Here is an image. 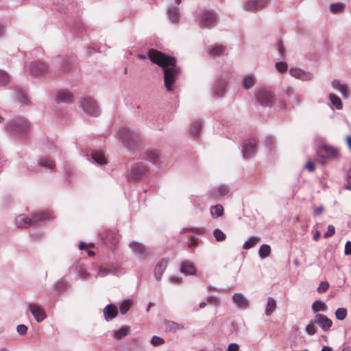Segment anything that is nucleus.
<instances>
[{"mask_svg": "<svg viewBox=\"0 0 351 351\" xmlns=\"http://www.w3.org/2000/svg\"><path fill=\"white\" fill-rule=\"evenodd\" d=\"M283 93L285 95L291 97L294 93V89L291 86L286 85L283 88Z\"/></svg>", "mask_w": 351, "mask_h": 351, "instance_id": "13d9d810", "label": "nucleus"}, {"mask_svg": "<svg viewBox=\"0 0 351 351\" xmlns=\"http://www.w3.org/2000/svg\"><path fill=\"white\" fill-rule=\"evenodd\" d=\"M214 97L220 98L224 96L226 92V82L223 80H218L215 82L214 87Z\"/></svg>", "mask_w": 351, "mask_h": 351, "instance_id": "a878e982", "label": "nucleus"}, {"mask_svg": "<svg viewBox=\"0 0 351 351\" xmlns=\"http://www.w3.org/2000/svg\"><path fill=\"white\" fill-rule=\"evenodd\" d=\"M227 47L222 45H214L208 47L207 52L210 58H215L222 56L226 51Z\"/></svg>", "mask_w": 351, "mask_h": 351, "instance_id": "6ab92c4d", "label": "nucleus"}, {"mask_svg": "<svg viewBox=\"0 0 351 351\" xmlns=\"http://www.w3.org/2000/svg\"><path fill=\"white\" fill-rule=\"evenodd\" d=\"M77 275L79 279L83 280H88L91 276L90 273L84 269H77Z\"/></svg>", "mask_w": 351, "mask_h": 351, "instance_id": "8fccbe9b", "label": "nucleus"}, {"mask_svg": "<svg viewBox=\"0 0 351 351\" xmlns=\"http://www.w3.org/2000/svg\"><path fill=\"white\" fill-rule=\"evenodd\" d=\"M147 56L153 63L163 68L165 88L168 92H173L174 83L181 73L180 67L176 66V58L153 49L149 50Z\"/></svg>", "mask_w": 351, "mask_h": 351, "instance_id": "f257e3e1", "label": "nucleus"}, {"mask_svg": "<svg viewBox=\"0 0 351 351\" xmlns=\"http://www.w3.org/2000/svg\"><path fill=\"white\" fill-rule=\"evenodd\" d=\"M132 306V302L130 300H123L119 305V311L121 315L126 314Z\"/></svg>", "mask_w": 351, "mask_h": 351, "instance_id": "a19ab883", "label": "nucleus"}, {"mask_svg": "<svg viewBox=\"0 0 351 351\" xmlns=\"http://www.w3.org/2000/svg\"><path fill=\"white\" fill-rule=\"evenodd\" d=\"M345 7V5L342 3H334L330 5L329 10L333 14H337L341 12Z\"/></svg>", "mask_w": 351, "mask_h": 351, "instance_id": "79ce46f5", "label": "nucleus"}, {"mask_svg": "<svg viewBox=\"0 0 351 351\" xmlns=\"http://www.w3.org/2000/svg\"><path fill=\"white\" fill-rule=\"evenodd\" d=\"M276 308V300L271 298L269 297L267 298V303L265 308V313L267 316H270L272 313L275 311Z\"/></svg>", "mask_w": 351, "mask_h": 351, "instance_id": "c9c22d12", "label": "nucleus"}, {"mask_svg": "<svg viewBox=\"0 0 351 351\" xmlns=\"http://www.w3.org/2000/svg\"><path fill=\"white\" fill-rule=\"evenodd\" d=\"M257 143L254 138H248L243 141V158H250L254 156L257 150Z\"/></svg>", "mask_w": 351, "mask_h": 351, "instance_id": "0eeeda50", "label": "nucleus"}, {"mask_svg": "<svg viewBox=\"0 0 351 351\" xmlns=\"http://www.w3.org/2000/svg\"><path fill=\"white\" fill-rule=\"evenodd\" d=\"M275 68L278 72L283 73L287 71L288 64L284 61L277 62L275 64Z\"/></svg>", "mask_w": 351, "mask_h": 351, "instance_id": "3c124183", "label": "nucleus"}, {"mask_svg": "<svg viewBox=\"0 0 351 351\" xmlns=\"http://www.w3.org/2000/svg\"><path fill=\"white\" fill-rule=\"evenodd\" d=\"M65 1L66 2H64V3H58L57 5V7H58V10L60 11V12H62V10H70L71 7H72V5L70 2V0H66Z\"/></svg>", "mask_w": 351, "mask_h": 351, "instance_id": "5fc2aeb1", "label": "nucleus"}, {"mask_svg": "<svg viewBox=\"0 0 351 351\" xmlns=\"http://www.w3.org/2000/svg\"><path fill=\"white\" fill-rule=\"evenodd\" d=\"M67 288V283L64 280H60L56 282L53 285V289L56 291H64Z\"/></svg>", "mask_w": 351, "mask_h": 351, "instance_id": "49530a36", "label": "nucleus"}, {"mask_svg": "<svg viewBox=\"0 0 351 351\" xmlns=\"http://www.w3.org/2000/svg\"><path fill=\"white\" fill-rule=\"evenodd\" d=\"M271 254V247L267 244H263L258 250V256L261 258L264 259L268 257Z\"/></svg>", "mask_w": 351, "mask_h": 351, "instance_id": "ea45409f", "label": "nucleus"}, {"mask_svg": "<svg viewBox=\"0 0 351 351\" xmlns=\"http://www.w3.org/2000/svg\"><path fill=\"white\" fill-rule=\"evenodd\" d=\"M256 82V77L254 74H248L243 79V88L250 89L252 88Z\"/></svg>", "mask_w": 351, "mask_h": 351, "instance_id": "c756f323", "label": "nucleus"}, {"mask_svg": "<svg viewBox=\"0 0 351 351\" xmlns=\"http://www.w3.org/2000/svg\"><path fill=\"white\" fill-rule=\"evenodd\" d=\"M180 271L181 273L186 275H193L196 272V268L193 264L188 262L181 263L180 267Z\"/></svg>", "mask_w": 351, "mask_h": 351, "instance_id": "cd10ccee", "label": "nucleus"}, {"mask_svg": "<svg viewBox=\"0 0 351 351\" xmlns=\"http://www.w3.org/2000/svg\"><path fill=\"white\" fill-rule=\"evenodd\" d=\"M329 98L331 102V104L335 107L338 110H341L342 108V103L340 98L336 96L334 94H330L329 95Z\"/></svg>", "mask_w": 351, "mask_h": 351, "instance_id": "c03bdc74", "label": "nucleus"}, {"mask_svg": "<svg viewBox=\"0 0 351 351\" xmlns=\"http://www.w3.org/2000/svg\"><path fill=\"white\" fill-rule=\"evenodd\" d=\"M112 273V270L106 266L101 265L95 269V274H93L95 278H103Z\"/></svg>", "mask_w": 351, "mask_h": 351, "instance_id": "2f4dec72", "label": "nucleus"}, {"mask_svg": "<svg viewBox=\"0 0 351 351\" xmlns=\"http://www.w3.org/2000/svg\"><path fill=\"white\" fill-rule=\"evenodd\" d=\"M213 235L217 241H223L226 239V234L220 229H215Z\"/></svg>", "mask_w": 351, "mask_h": 351, "instance_id": "603ef678", "label": "nucleus"}, {"mask_svg": "<svg viewBox=\"0 0 351 351\" xmlns=\"http://www.w3.org/2000/svg\"><path fill=\"white\" fill-rule=\"evenodd\" d=\"M201 128V123L199 121L193 122L191 127V134L193 136H197Z\"/></svg>", "mask_w": 351, "mask_h": 351, "instance_id": "de8ad7c7", "label": "nucleus"}, {"mask_svg": "<svg viewBox=\"0 0 351 351\" xmlns=\"http://www.w3.org/2000/svg\"><path fill=\"white\" fill-rule=\"evenodd\" d=\"M119 139L128 148H134L140 143L139 135L128 128H122L117 132Z\"/></svg>", "mask_w": 351, "mask_h": 351, "instance_id": "20e7f679", "label": "nucleus"}, {"mask_svg": "<svg viewBox=\"0 0 351 351\" xmlns=\"http://www.w3.org/2000/svg\"><path fill=\"white\" fill-rule=\"evenodd\" d=\"M344 254L346 256L351 255V241H348L345 244Z\"/></svg>", "mask_w": 351, "mask_h": 351, "instance_id": "338daca9", "label": "nucleus"}, {"mask_svg": "<svg viewBox=\"0 0 351 351\" xmlns=\"http://www.w3.org/2000/svg\"><path fill=\"white\" fill-rule=\"evenodd\" d=\"M239 344L235 343H231L229 344L227 351H239Z\"/></svg>", "mask_w": 351, "mask_h": 351, "instance_id": "774afa93", "label": "nucleus"}, {"mask_svg": "<svg viewBox=\"0 0 351 351\" xmlns=\"http://www.w3.org/2000/svg\"><path fill=\"white\" fill-rule=\"evenodd\" d=\"M80 106L87 114L97 117L100 114V108L96 101L91 97H84L80 101Z\"/></svg>", "mask_w": 351, "mask_h": 351, "instance_id": "39448f33", "label": "nucleus"}, {"mask_svg": "<svg viewBox=\"0 0 351 351\" xmlns=\"http://www.w3.org/2000/svg\"><path fill=\"white\" fill-rule=\"evenodd\" d=\"M168 19L172 23H177L180 19V10L178 8L171 6L168 9L167 11Z\"/></svg>", "mask_w": 351, "mask_h": 351, "instance_id": "bb28decb", "label": "nucleus"}, {"mask_svg": "<svg viewBox=\"0 0 351 351\" xmlns=\"http://www.w3.org/2000/svg\"><path fill=\"white\" fill-rule=\"evenodd\" d=\"M38 165L40 167H44L46 169L52 170L55 166L54 162L51 159L47 157H41L38 160Z\"/></svg>", "mask_w": 351, "mask_h": 351, "instance_id": "473e14b6", "label": "nucleus"}, {"mask_svg": "<svg viewBox=\"0 0 351 351\" xmlns=\"http://www.w3.org/2000/svg\"><path fill=\"white\" fill-rule=\"evenodd\" d=\"M118 308L117 306L112 303H110L104 308V316L107 322L112 321L118 315Z\"/></svg>", "mask_w": 351, "mask_h": 351, "instance_id": "a211bd4d", "label": "nucleus"}, {"mask_svg": "<svg viewBox=\"0 0 351 351\" xmlns=\"http://www.w3.org/2000/svg\"><path fill=\"white\" fill-rule=\"evenodd\" d=\"M29 129V123L22 117L13 118L6 123L8 133L15 137H22Z\"/></svg>", "mask_w": 351, "mask_h": 351, "instance_id": "7ed1b4c3", "label": "nucleus"}, {"mask_svg": "<svg viewBox=\"0 0 351 351\" xmlns=\"http://www.w3.org/2000/svg\"><path fill=\"white\" fill-rule=\"evenodd\" d=\"M51 215L47 211H41L32 215L33 224L34 226H40L44 222L49 220Z\"/></svg>", "mask_w": 351, "mask_h": 351, "instance_id": "4be33fe9", "label": "nucleus"}, {"mask_svg": "<svg viewBox=\"0 0 351 351\" xmlns=\"http://www.w3.org/2000/svg\"><path fill=\"white\" fill-rule=\"evenodd\" d=\"M27 308L38 323L42 322L47 317L45 309L42 306L30 302L27 304Z\"/></svg>", "mask_w": 351, "mask_h": 351, "instance_id": "9d476101", "label": "nucleus"}, {"mask_svg": "<svg viewBox=\"0 0 351 351\" xmlns=\"http://www.w3.org/2000/svg\"><path fill=\"white\" fill-rule=\"evenodd\" d=\"M191 202L195 207H199L202 204L201 199L198 196L191 195Z\"/></svg>", "mask_w": 351, "mask_h": 351, "instance_id": "e2e57ef3", "label": "nucleus"}, {"mask_svg": "<svg viewBox=\"0 0 351 351\" xmlns=\"http://www.w3.org/2000/svg\"><path fill=\"white\" fill-rule=\"evenodd\" d=\"M15 99L21 106H28L29 104L27 94L23 91H17L16 93Z\"/></svg>", "mask_w": 351, "mask_h": 351, "instance_id": "7c9ffc66", "label": "nucleus"}, {"mask_svg": "<svg viewBox=\"0 0 351 351\" xmlns=\"http://www.w3.org/2000/svg\"><path fill=\"white\" fill-rule=\"evenodd\" d=\"M329 287V284L326 281H322L317 287V292L319 293L325 292Z\"/></svg>", "mask_w": 351, "mask_h": 351, "instance_id": "4d7b16f0", "label": "nucleus"}, {"mask_svg": "<svg viewBox=\"0 0 351 351\" xmlns=\"http://www.w3.org/2000/svg\"><path fill=\"white\" fill-rule=\"evenodd\" d=\"M210 212L213 218L216 219L223 215V207L221 204L212 206L210 208Z\"/></svg>", "mask_w": 351, "mask_h": 351, "instance_id": "4c0bfd02", "label": "nucleus"}, {"mask_svg": "<svg viewBox=\"0 0 351 351\" xmlns=\"http://www.w3.org/2000/svg\"><path fill=\"white\" fill-rule=\"evenodd\" d=\"M150 342L154 346H158L162 345L165 343V340L158 336H153Z\"/></svg>", "mask_w": 351, "mask_h": 351, "instance_id": "6e6d98bb", "label": "nucleus"}, {"mask_svg": "<svg viewBox=\"0 0 351 351\" xmlns=\"http://www.w3.org/2000/svg\"><path fill=\"white\" fill-rule=\"evenodd\" d=\"M75 66V60L71 58L62 59V69L64 71H68Z\"/></svg>", "mask_w": 351, "mask_h": 351, "instance_id": "f704fd0d", "label": "nucleus"}, {"mask_svg": "<svg viewBox=\"0 0 351 351\" xmlns=\"http://www.w3.org/2000/svg\"><path fill=\"white\" fill-rule=\"evenodd\" d=\"M73 101V95L68 90H61L57 93L56 101L58 103H71Z\"/></svg>", "mask_w": 351, "mask_h": 351, "instance_id": "393cba45", "label": "nucleus"}, {"mask_svg": "<svg viewBox=\"0 0 351 351\" xmlns=\"http://www.w3.org/2000/svg\"><path fill=\"white\" fill-rule=\"evenodd\" d=\"M164 326L166 332L171 333H175L178 330H182L184 329L183 325L175 322L173 321L165 320Z\"/></svg>", "mask_w": 351, "mask_h": 351, "instance_id": "b1692460", "label": "nucleus"}, {"mask_svg": "<svg viewBox=\"0 0 351 351\" xmlns=\"http://www.w3.org/2000/svg\"><path fill=\"white\" fill-rule=\"evenodd\" d=\"M255 104L261 106L263 108H274L277 106L280 109H285L286 106L285 102L278 101L274 91L271 87H262L258 88L253 98Z\"/></svg>", "mask_w": 351, "mask_h": 351, "instance_id": "f03ea898", "label": "nucleus"}, {"mask_svg": "<svg viewBox=\"0 0 351 351\" xmlns=\"http://www.w3.org/2000/svg\"><path fill=\"white\" fill-rule=\"evenodd\" d=\"M130 247L136 256L137 258L143 260L147 256L146 248L145 245L136 241H132L129 244Z\"/></svg>", "mask_w": 351, "mask_h": 351, "instance_id": "2eb2a0df", "label": "nucleus"}, {"mask_svg": "<svg viewBox=\"0 0 351 351\" xmlns=\"http://www.w3.org/2000/svg\"><path fill=\"white\" fill-rule=\"evenodd\" d=\"M10 77L7 72L0 69V86H6L10 82Z\"/></svg>", "mask_w": 351, "mask_h": 351, "instance_id": "a18cd8bd", "label": "nucleus"}, {"mask_svg": "<svg viewBox=\"0 0 351 351\" xmlns=\"http://www.w3.org/2000/svg\"><path fill=\"white\" fill-rule=\"evenodd\" d=\"M232 300L234 303L238 306V307H241V293H235L232 296Z\"/></svg>", "mask_w": 351, "mask_h": 351, "instance_id": "bf43d9fd", "label": "nucleus"}, {"mask_svg": "<svg viewBox=\"0 0 351 351\" xmlns=\"http://www.w3.org/2000/svg\"><path fill=\"white\" fill-rule=\"evenodd\" d=\"M335 226L332 225H328V230L324 233V237L328 238V237L332 236L335 234Z\"/></svg>", "mask_w": 351, "mask_h": 351, "instance_id": "0e129e2a", "label": "nucleus"}, {"mask_svg": "<svg viewBox=\"0 0 351 351\" xmlns=\"http://www.w3.org/2000/svg\"><path fill=\"white\" fill-rule=\"evenodd\" d=\"M260 242V238L257 236H251L243 244V248L248 250L256 245H257Z\"/></svg>", "mask_w": 351, "mask_h": 351, "instance_id": "58836bf2", "label": "nucleus"}, {"mask_svg": "<svg viewBox=\"0 0 351 351\" xmlns=\"http://www.w3.org/2000/svg\"><path fill=\"white\" fill-rule=\"evenodd\" d=\"M48 66L45 62L40 60H35L29 65V72L34 76H40L48 71Z\"/></svg>", "mask_w": 351, "mask_h": 351, "instance_id": "9b49d317", "label": "nucleus"}, {"mask_svg": "<svg viewBox=\"0 0 351 351\" xmlns=\"http://www.w3.org/2000/svg\"><path fill=\"white\" fill-rule=\"evenodd\" d=\"M199 24L202 27L210 28L217 21V14L213 11L203 10L199 12Z\"/></svg>", "mask_w": 351, "mask_h": 351, "instance_id": "423d86ee", "label": "nucleus"}, {"mask_svg": "<svg viewBox=\"0 0 351 351\" xmlns=\"http://www.w3.org/2000/svg\"><path fill=\"white\" fill-rule=\"evenodd\" d=\"M305 331L310 336L314 335L317 332V329L315 328V326L314 323L311 322L306 326Z\"/></svg>", "mask_w": 351, "mask_h": 351, "instance_id": "864d4df0", "label": "nucleus"}, {"mask_svg": "<svg viewBox=\"0 0 351 351\" xmlns=\"http://www.w3.org/2000/svg\"><path fill=\"white\" fill-rule=\"evenodd\" d=\"M317 154L322 158L332 160L338 158L339 152L330 145H323L317 148Z\"/></svg>", "mask_w": 351, "mask_h": 351, "instance_id": "6e6552de", "label": "nucleus"}, {"mask_svg": "<svg viewBox=\"0 0 351 351\" xmlns=\"http://www.w3.org/2000/svg\"><path fill=\"white\" fill-rule=\"evenodd\" d=\"M345 188L351 191V169L347 171L346 184H345Z\"/></svg>", "mask_w": 351, "mask_h": 351, "instance_id": "680f3d73", "label": "nucleus"}, {"mask_svg": "<svg viewBox=\"0 0 351 351\" xmlns=\"http://www.w3.org/2000/svg\"><path fill=\"white\" fill-rule=\"evenodd\" d=\"M99 236L102 241L106 245H114L119 241L117 234L109 230H103L100 231Z\"/></svg>", "mask_w": 351, "mask_h": 351, "instance_id": "f8f14e48", "label": "nucleus"}, {"mask_svg": "<svg viewBox=\"0 0 351 351\" xmlns=\"http://www.w3.org/2000/svg\"><path fill=\"white\" fill-rule=\"evenodd\" d=\"M147 172V167L143 162L134 164L130 170V179L138 180L143 178Z\"/></svg>", "mask_w": 351, "mask_h": 351, "instance_id": "1a4fd4ad", "label": "nucleus"}, {"mask_svg": "<svg viewBox=\"0 0 351 351\" xmlns=\"http://www.w3.org/2000/svg\"><path fill=\"white\" fill-rule=\"evenodd\" d=\"M144 158L146 160L153 164H158L160 162V154L155 151H148L145 152Z\"/></svg>", "mask_w": 351, "mask_h": 351, "instance_id": "c85d7f7f", "label": "nucleus"}, {"mask_svg": "<svg viewBox=\"0 0 351 351\" xmlns=\"http://www.w3.org/2000/svg\"><path fill=\"white\" fill-rule=\"evenodd\" d=\"M88 156V160L92 161L93 163L97 164V165L102 167L107 165V159L105 154L102 152L97 151H93L90 156Z\"/></svg>", "mask_w": 351, "mask_h": 351, "instance_id": "dca6fc26", "label": "nucleus"}, {"mask_svg": "<svg viewBox=\"0 0 351 351\" xmlns=\"http://www.w3.org/2000/svg\"><path fill=\"white\" fill-rule=\"evenodd\" d=\"M168 265V260L167 258L161 259L158 263L156 265L154 269V277L157 280H160L162 276L165 271Z\"/></svg>", "mask_w": 351, "mask_h": 351, "instance_id": "5701e85b", "label": "nucleus"}, {"mask_svg": "<svg viewBox=\"0 0 351 351\" xmlns=\"http://www.w3.org/2000/svg\"><path fill=\"white\" fill-rule=\"evenodd\" d=\"M314 322L318 324L323 331H328L332 325V322L326 315L317 313L314 317Z\"/></svg>", "mask_w": 351, "mask_h": 351, "instance_id": "4468645a", "label": "nucleus"}, {"mask_svg": "<svg viewBox=\"0 0 351 351\" xmlns=\"http://www.w3.org/2000/svg\"><path fill=\"white\" fill-rule=\"evenodd\" d=\"M289 73L292 77L304 82L310 81L313 77L311 73L297 67H290Z\"/></svg>", "mask_w": 351, "mask_h": 351, "instance_id": "ddd939ff", "label": "nucleus"}, {"mask_svg": "<svg viewBox=\"0 0 351 351\" xmlns=\"http://www.w3.org/2000/svg\"><path fill=\"white\" fill-rule=\"evenodd\" d=\"M268 2L269 0H250L245 3V10L255 12L264 8Z\"/></svg>", "mask_w": 351, "mask_h": 351, "instance_id": "f3484780", "label": "nucleus"}, {"mask_svg": "<svg viewBox=\"0 0 351 351\" xmlns=\"http://www.w3.org/2000/svg\"><path fill=\"white\" fill-rule=\"evenodd\" d=\"M347 315V310L346 308H338L335 311V317L337 319L342 321Z\"/></svg>", "mask_w": 351, "mask_h": 351, "instance_id": "09e8293b", "label": "nucleus"}, {"mask_svg": "<svg viewBox=\"0 0 351 351\" xmlns=\"http://www.w3.org/2000/svg\"><path fill=\"white\" fill-rule=\"evenodd\" d=\"M15 223L17 227L21 228H27L34 226L32 217L29 218L24 214L19 215L16 217Z\"/></svg>", "mask_w": 351, "mask_h": 351, "instance_id": "aec40b11", "label": "nucleus"}, {"mask_svg": "<svg viewBox=\"0 0 351 351\" xmlns=\"http://www.w3.org/2000/svg\"><path fill=\"white\" fill-rule=\"evenodd\" d=\"M275 47L279 55V58H284L286 56V50L282 41L278 40L275 45Z\"/></svg>", "mask_w": 351, "mask_h": 351, "instance_id": "37998d69", "label": "nucleus"}, {"mask_svg": "<svg viewBox=\"0 0 351 351\" xmlns=\"http://www.w3.org/2000/svg\"><path fill=\"white\" fill-rule=\"evenodd\" d=\"M230 191V188L226 184H221L217 188H212L210 195L214 197H222L227 195Z\"/></svg>", "mask_w": 351, "mask_h": 351, "instance_id": "412c9836", "label": "nucleus"}, {"mask_svg": "<svg viewBox=\"0 0 351 351\" xmlns=\"http://www.w3.org/2000/svg\"><path fill=\"white\" fill-rule=\"evenodd\" d=\"M130 329V328L129 326H123L121 328H119V330H117L116 331H114L113 337L116 339L120 340L122 338H123L124 337L129 335Z\"/></svg>", "mask_w": 351, "mask_h": 351, "instance_id": "e433bc0d", "label": "nucleus"}, {"mask_svg": "<svg viewBox=\"0 0 351 351\" xmlns=\"http://www.w3.org/2000/svg\"><path fill=\"white\" fill-rule=\"evenodd\" d=\"M16 331L20 335H25L27 334V328L24 324H19L17 326Z\"/></svg>", "mask_w": 351, "mask_h": 351, "instance_id": "052dcab7", "label": "nucleus"}, {"mask_svg": "<svg viewBox=\"0 0 351 351\" xmlns=\"http://www.w3.org/2000/svg\"><path fill=\"white\" fill-rule=\"evenodd\" d=\"M207 300L208 302L213 304L215 306L219 305V299L217 296L210 295L208 297Z\"/></svg>", "mask_w": 351, "mask_h": 351, "instance_id": "69168bd1", "label": "nucleus"}, {"mask_svg": "<svg viewBox=\"0 0 351 351\" xmlns=\"http://www.w3.org/2000/svg\"><path fill=\"white\" fill-rule=\"evenodd\" d=\"M311 308L314 313L325 312L327 310V306L323 301L317 300L313 302Z\"/></svg>", "mask_w": 351, "mask_h": 351, "instance_id": "72a5a7b5", "label": "nucleus"}]
</instances>
